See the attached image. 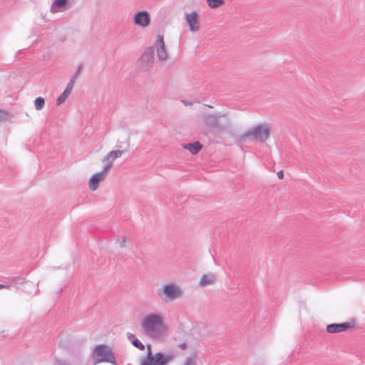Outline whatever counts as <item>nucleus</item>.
Instances as JSON below:
<instances>
[{
  "label": "nucleus",
  "mask_w": 365,
  "mask_h": 365,
  "mask_svg": "<svg viewBox=\"0 0 365 365\" xmlns=\"http://www.w3.org/2000/svg\"><path fill=\"white\" fill-rule=\"evenodd\" d=\"M140 324L143 334L151 340L163 341L168 336L169 328L161 312L146 314L141 319Z\"/></svg>",
  "instance_id": "1"
},
{
  "label": "nucleus",
  "mask_w": 365,
  "mask_h": 365,
  "mask_svg": "<svg viewBox=\"0 0 365 365\" xmlns=\"http://www.w3.org/2000/svg\"><path fill=\"white\" fill-rule=\"evenodd\" d=\"M270 132L271 128L267 123H259L247 130L242 139L264 143L269 138Z\"/></svg>",
  "instance_id": "2"
},
{
  "label": "nucleus",
  "mask_w": 365,
  "mask_h": 365,
  "mask_svg": "<svg viewBox=\"0 0 365 365\" xmlns=\"http://www.w3.org/2000/svg\"><path fill=\"white\" fill-rule=\"evenodd\" d=\"M157 294L163 302L168 303L181 298L183 296V290L178 284L169 282L158 289Z\"/></svg>",
  "instance_id": "3"
},
{
  "label": "nucleus",
  "mask_w": 365,
  "mask_h": 365,
  "mask_svg": "<svg viewBox=\"0 0 365 365\" xmlns=\"http://www.w3.org/2000/svg\"><path fill=\"white\" fill-rule=\"evenodd\" d=\"M173 354L157 352L153 354L150 345L147 346V354L140 360V365H168L173 360Z\"/></svg>",
  "instance_id": "4"
},
{
  "label": "nucleus",
  "mask_w": 365,
  "mask_h": 365,
  "mask_svg": "<svg viewBox=\"0 0 365 365\" xmlns=\"http://www.w3.org/2000/svg\"><path fill=\"white\" fill-rule=\"evenodd\" d=\"M91 359L94 364L102 362L115 364V357L112 349L105 344H99L95 346L91 354Z\"/></svg>",
  "instance_id": "5"
},
{
  "label": "nucleus",
  "mask_w": 365,
  "mask_h": 365,
  "mask_svg": "<svg viewBox=\"0 0 365 365\" xmlns=\"http://www.w3.org/2000/svg\"><path fill=\"white\" fill-rule=\"evenodd\" d=\"M154 47H148L143 53L140 58L137 62L138 69L143 71H147L153 63V50Z\"/></svg>",
  "instance_id": "6"
},
{
  "label": "nucleus",
  "mask_w": 365,
  "mask_h": 365,
  "mask_svg": "<svg viewBox=\"0 0 365 365\" xmlns=\"http://www.w3.org/2000/svg\"><path fill=\"white\" fill-rule=\"evenodd\" d=\"M123 153L124 151L120 150H111L108 153L102 160L103 164L102 170L108 173L113 165L114 161L116 159L120 158Z\"/></svg>",
  "instance_id": "7"
},
{
  "label": "nucleus",
  "mask_w": 365,
  "mask_h": 365,
  "mask_svg": "<svg viewBox=\"0 0 365 365\" xmlns=\"http://www.w3.org/2000/svg\"><path fill=\"white\" fill-rule=\"evenodd\" d=\"M227 113L220 112L217 113H209L204 116L205 123L210 127L217 128L220 126V120L222 118H227Z\"/></svg>",
  "instance_id": "8"
},
{
  "label": "nucleus",
  "mask_w": 365,
  "mask_h": 365,
  "mask_svg": "<svg viewBox=\"0 0 365 365\" xmlns=\"http://www.w3.org/2000/svg\"><path fill=\"white\" fill-rule=\"evenodd\" d=\"M185 19L191 32H197L200 30V16L197 11H194L185 14Z\"/></svg>",
  "instance_id": "9"
},
{
  "label": "nucleus",
  "mask_w": 365,
  "mask_h": 365,
  "mask_svg": "<svg viewBox=\"0 0 365 365\" xmlns=\"http://www.w3.org/2000/svg\"><path fill=\"white\" fill-rule=\"evenodd\" d=\"M133 22L137 26L146 27L150 23V15L147 11L138 12L133 17Z\"/></svg>",
  "instance_id": "10"
},
{
  "label": "nucleus",
  "mask_w": 365,
  "mask_h": 365,
  "mask_svg": "<svg viewBox=\"0 0 365 365\" xmlns=\"http://www.w3.org/2000/svg\"><path fill=\"white\" fill-rule=\"evenodd\" d=\"M107 175L108 173L103 170L93 175L89 180V189L95 191L98 188L99 183L106 178Z\"/></svg>",
  "instance_id": "11"
},
{
  "label": "nucleus",
  "mask_w": 365,
  "mask_h": 365,
  "mask_svg": "<svg viewBox=\"0 0 365 365\" xmlns=\"http://www.w3.org/2000/svg\"><path fill=\"white\" fill-rule=\"evenodd\" d=\"M354 327L353 324H351L349 322H344L341 324H331L327 325V331L329 333H339L341 331H344L350 328H352Z\"/></svg>",
  "instance_id": "12"
},
{
  "label": "nucleus",
  "mask_w": 365,
  "mask_h": 365,
  "mask_svg": "<svg viewBox=\"0 0 365 365\" xmlns=\"http://www.w3.org/2000/svg\"><path fill=\"white\" fill-rule=\"evenodd\" d=\"M216 282V275L213 273L203 274L199 282V286L204 288L207 286L213 285Z\"/></svg>",
  "instance_id": "13"
},
{
  "label": "nucleus",
  "mask_w": 365,
  "mask_h": 365,
  "mask_svg": "<svg viewBox=\"0 0 365 365\" xmlns=\"http://www.w3.org/2000/svg\"><path fill=\"white\" fill-rule=\"evenodd\" d=\"M73 88V86H72V83H68L64 91L56 99V105L57 106H60L61 104L63 103L66 101L67 98L71 93Z\"/></svg>",
  "instance_id": "14"
},
{
  "label": "nucleus",
  "mask_w": 365,
  "mask_h": 365,
  "mask_svg": "<svg viewBox=\"0 0 365 365\" xmlns=\"http://www.w3.org/2000/svg\"><path fill=\"white\" fill-rule=\"evenodd\" d=\"M202 145L199 142L183 145V148L188 150L193 155L197 154L202 149Z\"/></svg>",
  "instance_id": "15"
},
{
  "label": "nucleus",
  "mask_w": 365,
  "mask_h": 365,
  "mask_svg": "<svg viewBox=\"0 0 365 365\" xmlns=\"http://www.w3.org/2000/svg\"><path fill=\"white\" fill-rule=\"evenodd\" d=\"M156 54L159 60L165 61L168 58V51L166 47H155Z\"/></svg>",
  "instance_id": "16"
},
{
  "label": "nucleus",
  "mask_w": 365,
  "mask_h": 365,
  "mask_svg": "<svg viewBox=\"0 0 365 365\" xmlns=\"http://www.w3.org/2000/svg\"><path fill=\"white\" fill-rule=\"evenodd\" d=\"M208 6L211 9H217L225 4V0H206Z\"/></svg>",
  "instance_id": "17"
},
{
  "label": "nucleus",
  "mask_w": 365,
  "mask_h": 365,
  "mask_svg": "<svg viewBox=\"0 0 365 365\" xmlns=\"http://www.w3.org/2000/svg\"><path fill=\"white\" fill-rule=\"evenodd\" d=\"M82 70H83V64L81 63L78 66L75 73L71 76L68 83H72V86H74L76 81L78 78V76L81 75Z\"/></svg>",
  "instance_id": "18"
},
{
  "label": "nucleus",
  "mask_w": 365,
  "mask_h": 365,
  "mask_svg": "<svg viewBox=\"0 0 365 365\" xmlns=\"http://www.w3.org/2000/svg\"><path fill=\"white\" fill-rule=\"evenodd\" d=\"M45 105V101L42 97H38L34 101L35 108L37 110H41Z\"/></svg>",
  "instance_id": "19"
},
{
  "label": "nucleus",
  "mask_w": 365,
  "mask_h": 365,
  "mask_svg": "<svg viewBox=\"0 0 365 365\" xmlns=\"http://www.w3.org/2000/svg\"><path fill=\"white\" fill-rule=\"evenodd\" d=\"M131 344L135 346L136 347L137 349L143 351L145 349V346L144 344L140 341L137 338L133 339L131 341Z\"/></svg>",
  "instance_id": "20"
},
{
  "label": "nucleus",
  "mask_w": 365,
  "mask_h": 365,
  "mask_svg": "<svg viewBox=\"0 0 365 365\" xmlns=\"http://www.w3.org/2000/svg\"><path fill=\"white\" fill-rule=\"evenodd\" d=\"M184 365H195V356L187 357Z\"/></svg>",
  "instance_id": "21"
},
{
  "label": "nucleus",
  "mask_w": 365,
  "mask_h": 365,
  "mask_svg": "<svg viewBox=\"0 0 365 365\" xmlns=\"http://www.w3.org/2000/svg\"><path fill=\"white\" fill-rule=\"evenodd\" d=\"M126 242V238L124 236H120L117 240V243L119 245L120 247H125Z\"/></svg>",
  "instance_id": "22"
},
{
  "label": "nucleus",
  "mask_w": 365,
  "mask_h": 365,
  "mask_svg": "<svg viewBox=\"0 0 365 365\" xmlns=\"http://www.w3.org/2000/svg\"><path fill=\"white\" fill-rule=\"evenodd\" d=\"M156 44L157 46H164V40L163 36L158 35L156 36Z\"/></svg>",
  "instance_id": "23"
},
{
  "label": "nucleus",
  "mask_w": 365,
  "mask_h": 365,
  "mask_svg": "<svg viewBox=\"0 0 365 365\" xmlns=\"http://www.w3.org/2000/svg\"><path fill=\"white\" fill-rule=\"evenodd\" d=\"M8 117V113L4 110H0V123L5 120Z\"/></svg>",
  "instance_id": "24"
},
{
  "label": "nucleus",
  "mask_w": 365,
  "mask_h": 365,
  "mask_svg": "<svg viewBox=\"0 0 365 365\" xmlns=\"http://www.w3.org/2000/svg\"><path fill=\"white\" fill-rule=\"evenodd\" d=\"M67 1L66 0H55V4L58 7H62L66 6Z\"/></svg>",
  "instance_id": "25"
},
{
  "label": "nucleus",
  "mask_w": 365,
  "mask_h": 365,
  "mask_svg": "<svg viewBox=\"0 0 365 365\" xmlns=\"http://www.w3.org/2000/svg\"><path fill=\"white\" fill-rule=\"evenodd\" d=\"M181 103L185 106H190L192 105V102L186 100H181Z\"/></svg>",
  "instance_id": "26"
},
{
  "label": "nucleus",
  "mask_w": 365,
  "mask_h": 365,
  "mask_svg": "<svg viewBox=\"0 0 365 365\" xmlns=\"http://www.w3.org/2000/svg\"><path fill=\"white\" fill-rule=\"evenodd\" d=\"M126 336H127L128 339L130 342H131V341H132L133 339H135V337L134 334H132V333H130V332L127 333Z\"/></svg>",
  "instance_id": "27"
},
{
  "label": "nucleus",
  "mask_w": 365,
  "mask_h": 365,
  "mask_svg": "<svg viewBox=\"0 0 365 365\" xmlns=\"http://www.w3.org/2000/svg\"><path fill=\"white\" fill-rule=\"evenodd\" d=\"M277 177L279 178V179H282L284 178V173L282 170H279L277 172Z\"/></svg>",
  "instance_id": "28"
},
{
  "label": "nucleus",
  "mask_w": 365,
  "mask_h": 365,
  "mask_svg": "<svg viewBox=\"0 0 365 365\" xmlns=\"http://www.w3.org/2000/svg\"><path fill=\"white\" fill-rule=\"evenodd\" d=\"M180 346L181 349H185V348H186L187 345H186V344L182 343V344H180V346Z\"/></svg>",
  "instance_id": "29"
},
{
  "label": "nucleus",
  "mask_w": 365,
  "mask_h": 365,
  "mask_svg": "<svg viewBox=\"0 0 365 365\" xmlns=\"http://www.w3.org/2000/svg\"><path fill=\"white\" fill-rule=\"evenodd\" d=\"M7 286L6 285H4V284H0V289H3V288H6Z\"/></svg>",
  "instance_id": "30"
},
{
  "label": "nucleus",
  "mask_w": 365,
  "mask_h": 365,
  "mask_svg": "<svg viewBox=\"0 0 365 365\" xmlns=\"http://www.w3.org/2000/svg\"><path fill=\"white\" fill-rule=\"evenodd\" d=\"M58 365H70V364H68V363L63 362V363H61V364H59Z\"/></svg>",
  "instance_id": "31"
}]
</instances>
